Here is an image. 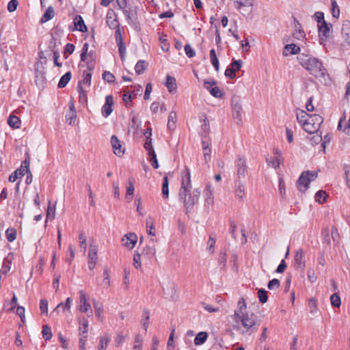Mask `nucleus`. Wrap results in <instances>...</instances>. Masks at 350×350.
I'll list each match as a JSON object with an SVG mask.
<instances>
[{
  "label": "nucleus",
  "mask_w": 350,
  "mask_h": 350,
  "mask_svg": "<svg viewBox=\"0 0 350 350\" xmlns=\"http://www.w3.org/2000/svg\"><path fill=\"white\" fill-rule=\"evenodd\" d=\"M232 319L234 328L244 336H250L258 325V317L247 309L245 299L241 297L234 310Z\"/></svg>",
  "instance_id": "f257e3e1"
},
{
  "label": "nucleus",
  "mask_w": 350,
  "mask_h": 350,
  "mask_svg": "<svg viewBox=\"0 0 350 350\" xmlns=\"http://www.w3.org/2000/svg\"><path fill=\"white\" fill-rule=\"evenodd\" d=\"M200 196V188L192 189L191 173L189 169L185 167L181 174V186L178 192V200L185 214L192 211L194 206L198 203Z\"/></svg>",
  "instance_id": "f03ea898"
},
{
  "label": "nucleus",
  "mask_w": 350,
  "mask_h": 350,
  "mask_svg": "<svg viewBox=\"0 0 350 350\" xmlns=\"http://www.w3.org/2000/svg\"><path fill=\"white\" fill-rule=\"evenodd\" d=\"M296 117L297 122L304 130L310 134L317 133L323 122L321 116L318 114L309 115L301 109L296 110Z\"/></svg>",
  "instance_id": "7ed1b4c3"
},
{
  "label": "nucleus",
  "mask_w": 350,
  "mask_h": 350,
  "mask_svg": "<svg viewBox=\"0 0 350 350\" xmlns=\"http://www.w3.org/2000/svg\"><path fill=\"white\" fill-rule=\"evenodd\" d=\"M301 66L308 70L320 81H325L328 76L326 69L322 62L315 57H309L301 60Z\"/></svg>",
  "instance_id": "20e7f679"
},
{
  "label": "nucleus",
  "mask_w": 350,
  "mask_h": 350,
  "mask_svg": "<svg viewBox=\"0 0 350 350\" xmlns=\"http://www.w3.org/2000/svg\"><path fill=\"white\" fill-rule=\"evenodd\" d=\"M317 175V172L305 171L302 172L297 182L299 191L305 192L308 189L310 183L315 180Z\"/></svg>",
  "instance_id": "39448f33"
},
{
  "label": "nucleus",
  "mask_w": 350,
  "mask_h": 350,
  "mask_svg": "<svg viewBox=\"0 0 350 350\" xmlns=\"http://www.w3.org/2000/svg\"><path fill=\"white\" fill-rule=\"evenodd\" d=\"M230 107L232 109V115L233 119L237 124H239L242 120V105L241 98L237 94H233L231 97Z\"/></svg>",
  "instance_id": "423d86ee"
},
{
  "label": "nucleus",
  "mask_w": 350,
  "mask_h": 350,
  "mask_svg": "<svg viewBox=\"0 0 350 350\" xmlns=\"http://www.w3.org/2000/svg\"><path fill=\"white\" fill-rule=\"evenodd\" d=\"M332 25L326 22H323V23L318 25L319 43L321 45H325V42L330 38L332 32Z\"/></svg>",
  "instance_id": "0eeeda50"
},
{
  "label": "nucleus",
  "mask_w": 350,
  "mask_h": 350,
  "mask_svg": "<svg viewBox=\"0 0 350 350\" xmlns=\"http://www.w3.org/2000/svg\"><path fill=\"white\" fill-rule=\"evenodd\" d=\"M98 246L94 240L90 241L88 251V267L92 270L95 268L98 260Z\"/></svg>",
  "instance_id": "6e6552de"
},
{
  "label": "nucleus",
  "mask_w": 350,
  "mask_h": 350,
  "mask_svg": "<svg viewBox=\"0 0 350 350\" xmlns=\"http://www.w3.org/2000/svg\"><path fill=\"white\" fill-rule=\"evenodd\" d=\"M29 161L27 159L23 161L21 166L10 175L8 178L9 181L14 183L18 179L22 178L25 174V172H29Z\"/></svg>",
  "instance_id": "1a4fd4ad"
},
{
  "label": "nucleus",
  "mask_w": 350,
  "mask_h": 350,
  "mask_svg": "<svg viewBox=\"0 0 350 350\" xmlns=\"http://www.w3.org/2000/svg\"><path fill=\"white\" fill-rule=\"evenodd\" d=\"M80 304L78 306V310L83 313H92L91 306L88 301L87 294L83 291H79Z\"/></svg>",
  "instance_id": "9d476101"
},
{
  "label": "nucleus",
  "mask_w": 350,
  "mask_h": 350,
  "mask_svg": "<svg viewBox=\"0 0 350 350\" xmlns=\"http://www.w3.org/2000/svg\"><path fill=\"white\" fill-rule=\"evenodd\" d=\"M214 202L213 188L211 184H207L204 193V206L209 208L214 204Z\"/></svg>",
  "instance_id": "9b49d317"
},
{
  "label": "nucleus",
  "mask_w": 350,
  "mask_h": 350,
  "mask_svg": "<svg viewBox=\"0 0 350 350\" xmlns=\"http://www.w3.org/2000/svg\"><path fill=\"white\" fill-rule=\"evenodd\" d=\"M137 235L134 233L126 234L122 239L123 245L129 250H132L135 247L137 243Z\"/></svg>",
  "instance_id": "f8f14e48"
},
{
  "label": "nucleus",
  "mask_w": 350,
  "mask_h": 350,
  "mask_svg": "<svg viewBox=\"0 0 350 350\" xmlns=\"http://www.w3.org/2000/svg\"><path fill=\"white\" fill-rule=\"evenodd\" d=\"M275 154V159L267 157V162L268 165L273 168H278L281 163H283V158L282 157V153L278 149L273 150Z\"/></svg>",
  "instance_id": "ddd939ff"
},
{
  "label": "nucleus",
  "mask_w": 350,
  "mask_h": 350,
  "mask_svg": "<svg viewBox=\"0 0 350 350\" xmlns=\"http://www.w3.org/2000/svg\"><path fill=\"white\" fill-rule=\"evenodd\" d=\"M113 105V98L112 95H107L105 98V103L101 109L102 115L107 118L108 117L112 112L113 109L112 107Z\"/></svg>",
  "instance_id": "4468645a"
},
{
  "label": "nucleus",
  "mask_w": 350,
  "mask_h": 350,
  "mask_svg": "<svg viewBox=\"0 0 350 350\" xmlns=\"http://www.w3.org/2000/svg\"><path fill=\"white\" fill-rule=\"evenodd\" d=\"M111 144L113 148V153L118 157H122L124 153V148L122 147L120 142L116 136L113 135L111 137Z\"/></svg>",
  "instance_id": "2eb2a0df"
},
{
  "label": "nucleus",
  "mask_w": 350,
  "mask_h": 350,
  "mask_svg": "<svg viewBox=\"0 0 350 350\" xmlns=\"http://www.w3.org/2000/svg\"><path fill=\"white\" fill-rule=\"evenodd\" d=\"M293 28V38L298 40H303L306 36L305 33L301 27V24L295 18H294Z\"/></svg>",
  "instance_id": "dca6fc26"
},
{
  "label": "nucleus",
  "mask_w": 350,
  "mask_h": 350,
  "mask_svg": "<svg viewBox=\"0 0 350 350\" xmlns=\"http://www.w3.org/2000/svg\"><path fill=\"white\" fill-rule=\"evenodd\" d=\"M247 172L245 159L239 157L237 162V175L239 178H244Z\"/></svg>",
  "instance_id": "f3484780"
},
{
  "label": "nucleus",
  "mask_w": 350,
  "mask_h": 350,
  "mask_svg": "<svg viewBox=\"0 0 350 350\" xmlns=\"http://www.w3.org/2000/svg\"><path fill=\"white\" fill-rule=\"evenodd\" d=\"M75 28L73 30H77L81 32L88 31L87 26L85 25L83 18L80 15H76L74 18Z\"/></svg>",
  "instance_id": "a211bd4d"
},
{
  "label": "nucleus",
  "mask_w": 350,
  "mask_h": 350,
  "mask_svg": "<svg viewBox=\"0 0 350 350\" xmlns=\"http://www.w3.org/2000/svg\"><path fill=\"white\" fill-rule=\"evenodd\" d=\"M72 300L70 297H68L66 299L65 302L59 303L54 309V312H59V310H62L63 312L68 310L70 311Z\"/></svg>",
  "instance_id": "6ab92c4d"
},
{
  "label": "nucleus",
  "mask_w": 350,
  "mask_h": 350,
  "mask_svg": "<svg viewBox=\"0 0 350 350\" xmlns=\"http://www.w3.org/2000/svg\"><path fill=\"white\" fill-rule=\"evenodd\" d=\"M300 52L299 46L295 44H286L283 51V55L287 56L289 53L293 55L298 54Z\"/></svg>",
  "instance_id": "aec40b11"
},
{
  "label": "nucleus",
  "mask_w": 350,
  "mask_h": 350,
  "mask_svg": "<svg viewBox=\"0 0 350 350\" xmlns=\"http://www.w3.org/2000/svg\"><path fill=\"white\" fill-rule=\"evenodd\" d=\"M165 85L170 93L175 92L176 91L177 85L174 77H171L170 75H167Z\"/></svg>",
  "instance_id": "412c9836"
},
{
  "label": "nucleus",
  "mask_w": 350,
  "mask_h": 350,
  "mask_svg": "<svg viewBox=\"0 0 350 350\" xmlns=\"http://www.w3.org/2000/svg\"><path fill=\"white\" fill-rule=\"evenodd\" d=\"M295 262L297 267L304 269L305 267L304 254L301 250H298L295 256Z\"/></svg>",
  "instance_id": "4be33fe9"
},
{
  "label": "nucleus",
  "mask_w": 350,
  "mask_h": 350,
  "mask_svg": "<svg viewBox=\"0 0 350 350\" xmlns=\"http://www.w3.org/2000/svg\"><path fill=\"white\" fill-rule=\"evenodd\" d=\"M342 35L343 39L350 46V22L347 21L343 23L342 27Z\"/></svg>",
  "instance_id": "5701e85b"
},
{
  "label": "nucleus",
  "mask_w": 350,
  "mask_h": 350,
  "mask_svg": "<svg viewBox=\"0 0 350 350\" xmlns=\"http://www.w3.org/2000/svg\"><path fill=\"white\" fill-rule=\"evenodd\" d=\"M142 122L137 116H133L130 123V130L133 131V133H137L140 129Z\"/></svg>",
  "instance_id": "b1692460"
},
{
  "label": "nucleus",
  "mask_w": 350,
  "mask_h": 350,
  "mask_svg": "<svg viewBox=\"0 0 350 350\" xmlns=\"http://www.w3.org/2000/svg\"><path fill=\"white\" fill-rule=\"evenodd\" d=\"M81 326L79 327V335L81 336L80 338H85V340H86L88 338V325L89 323L88 321L85 319H83L81 323Z\"/></svg>",
  "instance_id": "393cba45"
},
{
  "label": "nucleus",
  "mask_w": 350,
  "mask_h": 350,
  "mask_svg": "<svg viewBox=\"0 0 350 350\" xmlns=\"http://www.w3.org/2000/svg\"><path fill=\"white\" fill-rule=\"evenodd\" d=\"M94 308L95 311V314L98 319L99 321H102L103 320V306L101 303L98 301H94Z\"/></svg>",
  "instance_id": "a878e982"
},
{
  "label": "nucleus",
  "mask_w": 350,
  "mask_h": 350,
  "mask_svg": "<svg viewBox=\"0 0 350 350\" xmlns=\"http://www.w3.org/2000/svg\"><path fill=\"white\" fill-rule=\"evenodd\" d=\"M110 341V336L109 334H105V335L99 338L98 350H106L108 344Z\"/></svg>",
  "instance_id": "bb28decb"
},
{
  "label": "nucleus",
  "mask_w": 350,
  "mask_h": 350,
  "mask_svg": "<svg viewBox=\"0 0 350 350\" xmlns=\"http://www.w3.org/2000/svg\"><path fill=\"white\" fill-rule=\"evenodd\" d=\"M54 14L55 13L53 8L52 6H49L42 16L40 22L42 23H46L54 17Z\"/></svg>",
  "instance_id": "cd10ccee"
},
{
  "label": "nucleus",
  "mask_w": 350,
  "mask_h": 350,
  "mask_svg": "<svg viewBox=\"0 0 350 350\" xmlns=\"http://www.w3.org/2000/svg\"><path fill=\"white\" fill-rule=\"evenodd\" d=\"M201 133L203 136H206L210 131L209 121L207 120L205 116L201 118Z\"/></svg>",
  "instance_id": "c85d7f7f"
},
{
  "label": "nucleus",
  "mask_w": 350,
  "mask_h": 350,
  "mask_svg": "<svg viewBox=\"0 0 350 350\" xmlns=\"http://www.w3.org/2000/svg\"><path fill=\"white\" fill-rule=\"evenodd\" d=\"M177 115L174 111H170L168 116L167 128L173 131L176 126Z\"/></svg>",
  "instance_id": "c756f323"
},
{
  "label": "nucleus",
  "mask_w": 350,
  "mask_h": 350,
  "mask_svg": "<svg viewBox=\"0 0 350 350\" xmlns=\"http://www.w3.org/2000/svg\"><path fill=\"white\" fill-rule=\"evenodd\" d=\"M234 194L237 198L242 200L245 196V187L243 183H237L235 189H234Z\"/></svg>",
  "instance_id": "7c9ffc66"
},
{
  "label": "nucleus",
  "mask_w": 350,
  "mask_h": 350,
  "mask_svg": "<svg viewBox=\"0 0 350 350\" xmlns=\"http://www.w3.org/2000/svg\"><path fill=\"white\" fill-rule=\"evenodd\" d=\"M209 146L210 144L208 142L202 141L203 154L206 162H208L211 160V150Z\"/></svg>",
  "instance_id": "2f4dec72"
},
{
  "label": "nucleus",
  "mask_w": 350,
  "mask_h": 350,
  "mask_svg": "<svg viewBox=\"0 0 350 350\" xmlns=\"http://www.w3.org/2000/svg\"><path fill=\"white\" fill-rule=\"evenodd\" d=\"M45 66L46 64L37 61L35 64V70L36 72V77L40 76L41 77H44L46 73L45 72Z\"/></svg>",
  "instance_id": "473e14b6"
},
{
  "label": "nucleus",
  "mask_w": 350,
  "mask_h": 350,
  "mask_svg": "<svg viewBox=\"0 0 350 350\" xmlns=\"http://www.w3.org/2000/svg\"><path fill=\"white\" fill-rule=\"evenodd\" d=\"M91 73H84L83 79L79 83L78 87H84L85 88H90L91 85Z\"/></svg>",
  "instance_id": "72a5a7b5"
},
{
  "label": "nucleus",
  "mask_w": 350,
  "mask_h": 350,
  "mask_svg": "<svg viewBox=\"0 0 350 350\" xmlns=\"http://www.w3.org/2000/svg\"><path fill=\"white\" fill-rule=\"evenodd\" d=\"M147 233L149 235L155 236V233L154 232V221L151 217H148L146 221Z\"/></svg>",
  "instance_id": "f704fd0d"
},
{
  "label": "nucleus",
  "mask_w": 350,
  "mask_h": 350,
  "mask_svg": "<svg viewBox=\"0 0 350 350\" xmlns=\"http://www.w3.org/2000/svg\"><path fill=\"white\" fill-rule=\"evenodd\" d=\"M134 190L135 187L133 181L129 180L128 183V186L126 187V193L125 196L126 199L128 200L129 201L131 200L134 194Z\"/></svg>",
  "instance_id": "c9c22d12"
},
{
  "label": "nucleus",
  "mask_w": 350,
  "mask_h": 350,
  "mask_svg": "<svg viewBox=\"0 0 350 350\" xmlns=\"http://www.w3.org/2000/svg\"><path fill=\"white\" fill-rule=\"evenodd\" d=\"M71 77H72V75L70 72H68L64 75H63L61 77V79L58 83V88H64L68 84V83L70 81Z\"/></svg>",
  "instance_id": "e433bc0d"
},
{
  "label": "nucleus",
  "mask_w": 350,
  "mask_h": 350,
  "mask_svg": "<svg viewBox=\"0 0 350 350\" xmlns=\"http://www.w3.org/2000/svg\"><path fill=\"white\" fill-rule=\"evenodd\" d=\"M162 194L164 198L167 199L169 198V182L167 176L163 178L162 184Z\"/></svg>",
  "instance_id": "4c0bfd02"
},
{
  "label": "nucleus",
  "mask_w": 350,
  "mask_h": 350,
  "mask_svg": "<svg viewBox=\"0 0 350 350\" xmlns=\"http://www.w3.org/2000/svg\"><path fill=\"white\" fill-rule=\"evenodd\" d=\"M8 124L14 129H18L21 124L20 119L15 116H10L8 120Z\"/></svg>",
  "instance_id": "58836bf2"
},
{
  "label": "nucleus",
  "mask_w": 350,
  "mask_h": 350,
  "mask_svg": "<svg viewBox=\"0 0 350 350\" xmlns=\"http://www.w3.org/2000/svg\"><path fill=\"white\" fill-rule=\"evenodd\" d=\"M207 338V334L204 332H201L197 334L194 339L195 345H200L203 344Z\"/></svg>",
  "instance_id": "ea45409f"
},
{
  "label": "nucleus",
  "mask_w": 350,
  "mask_h": 350,
  "mask_svg": "<svg viewBox=\"0 0 350 350\" xmlns=\"http://www.w3.org/2000/svg\"><path fill=\"white\" fill-rule=\"evenodd\" d=\"M234 5L237 10L241 11V7L252 6L253 3L252 0H244L243 1H234Z\"/></svg>",
  "instance_id": "a19ab883"
},
{
  "label": "nucleus",
  "mask_w": 350,
  "mask_h": 350,
  "mask_svg": "<svg viewBox=\"0 0 350 350\" xmlns=\"http://www.w3.org/2000/svg\"><path fill=\"white\" fill-rule=\"evenodd\" d=\"M149 319H150V312L148 310H145L142 314V325L145 330H147V328L149 325Z\"/></svg>",
  "instance_id": "79ce46f5"
},
{
  "label": "nucleus",
  "mask_w": 350,
  "mask_h": 350,
  "mask_svg": "<svg viewBox=\"0 0 350 350\" xmlns=\"http://www.w3.org/2000/svg\"><path fill=\"white\" fill-rule=\"evenodd\" d=\"M5 236L9 242H13L16 238V230L13 228H10L7 229Z\"/></svg>",
  "instance_id": "37998d69"
},
{
  "label": "nucleus",
  "mask_w": 350,
  "mask_h": 350,
  "mask_svg": "<svg viewBox=\"0 0 350 350\" xmlns=\"http://www.w3.org/2000/svg\"><path fill=\"white\" fill-rule=\"evenodd\" d=\"M55 213H56L55 205L51 206V202L49 201L48 208H47V211H46V218L50 219H55Z\"/></svg>",
  "instance_id": "c03bdc74"
},
{
  "label": "nucleus",
  "mask_w": 350,
  "mask_h": 350,
  "mask_svg": "<svg viewBox=\"0 0 350 350\" xmlns=\"http://www.w3.org/2000/svg\"><path fill=\"white\" fill-rule=\"evenodd\" d=\"M107 23L109 27L111 29H113L118 26V22L116 18L113 17V14L108 12L107 15Z\"/></svg>",
  "instance_id": "a18cd8bd"
},
{
  "label": "nucleus",
  "mask_w": 350,
  "mask_h": 350,
  "mask_svg": "<svg viewBox=\"0 0 350 350\" xmlns=\"http://www.w3.org/2000/svg\"><path fill=\"white\" fill-rule=\"evenodd\" d=\"M327 194L324 191H319L315 195V200L320 204H323L325 202L327 198Z\"/></svg>",
  "instance_id": "49530a36"
},
{
  "label": "nucleus",
  "mask_w": 350,
  "mask_h": 350,
  "mask_svg": "<svg viewBox=\"0 0 350 350\" xmlns=\"http://www.w3.org/2000/svg\"><path fill=\"white\" fill-rule=\"evenodd\" d=\"M79 100L82 103H87L88 96L86 94V88L84 87H78Z\"/></svg>",
  "instance_id": "de8ad7c7"
},
{
  "label": "nucleus",
  "mask_w": 350,
  "mask_h": 350,
  "mask_svg": "<svg viewBox=\"0 0 350 350\" xmlns=\"http://www.w3.org/2000/svg\"><path fill=\"white\" fill-rule=\"evenodd\" d=\"M77 118V112L68 111L66 116V120L70 124H74Z\"/></svg>",
  "instance_id": "09e8293b"
},
{
  "label": "nucleus",
  "mask_w": 350,
  "mask_h": 350,
  "mask_svg": "<svg viewBox=\"0 0 350 350\" xmlns=\"http://www.w3.org/2000/svg\"><path fill=\"white\" fill-rule=\"evenodd\" d=\"M42 336L46 340H49L52 337V332L51 328L48 325H44L42 329Z\"/></svg>",
  "instance_id": "8fccbe9b"
},
{
  "label": "nucleus",
  "mask_w": 350,
  "mask_h": 350,
  "mask_svg": "<svg viewBox=\"0 0 350 350\" xmlns=\"http://www.w3.org/2000/svg\"><path fill=\"white\" fill-rule=\"evenodd\" d=\"M217 85V82L213 79L206 80L204 82V88L209 92H212V90L214 89V86Z\"/></svg>",
  "instance_id": "3c124183"
},
{
  "label": "nucleus",
  "mask_w": 350,
  "mask_h": 350,
  "mask_svg": "<svg viewBox=\"0 0 350 350\" xmlns=\"http://www.w3.org/2000/svg\"><path fill=\"white\" fill-rule=\"evenodd\" d=\"M330 301L333 306L340 307L341 304L340 297L337 294H333L330 297Z\"/></svg>",
  "instance_id": "603ef678"
},
{
  "label": "nucleus",
  "mask_w": 350,
  "mask_h": 350,
  "mask_svg": "<svg viewBox=\"0 0 350 350\" xmlns=\"http://www.w3.org/2000/svg\"><path fill=\"white\" fill-rule=\"evenodd\" d=\"M148 155L150 157L149 160H150V162L151 163L152 166L154 169L159 168V163H158V161H157V155H156L155 152H152L151 153H149Z\"/></svg>",
  "instance_id": "864d4df0"
},
{
  "label": "nucleus",
  "mask_w": 350,
  "mask_h": 350,
  "mask_svg": "<svg viewBox=\"0 0 350 350\" xmlns=\"http://www.w3.org/2000/svg\"><path fill=\"white\" fill-rule=\"evenodd\" d=\"M143 340H144V339L142 336L138 334L135 336V341H134V346H133L134 350H141Z\"/></svg>",
  "instance_id": "5fc2aeb1"
},
{
  "label": "nucleus",
  "mask_w": 350,
  "mask_h": 350,
  "mask_svg": "<svg viewBox=\"0 0 350 350\" xmlns=\"http://www.w3.org/2000/svg\"><path fill=\"white\" fill-rule=\"evenodd\" d=\"M118 50L120 55V57L122 60L125 59V55H126V46L122 42V40L120 38V42L118 43Z\"/></svg>",
  "instance_id": "6e6d98bb"
},
{
  "label": "nucleus",
  "mask_w": 350,
  "mask_h": 350,
  "mask_svg": "<svg viewBox=\"0 0 350 350\" xmlns=\"http://www.w3.org/2000/svg\"><path fill=\"white\" fill-rule=\"evenodd\" d=\"M104 278L103 280V285L105 288L110 286V275L109 271L105 269L103 273Z\"/></svg>",
  "instance_id": "4d7b16f0"
},
{
  "label": "nucleus",
  "mask_w": 350,
  "mask_h": 350,
  "mask_svg": "<svg viewBox=\"0 0 350 350\" xmlns=\"http://www.w3.org/2000/svg\"><path fill=\"white\" fill-rule=\"evenodd\" d=\"M144 148L148 151V154L154 152V147L152 146V138H146Z\"/></svg>",
  "instance_id": "13d9d810"
},
{
  "label": "nucleus",
  "mask_w": 350,
  "mask_h": 350,
  "mask_svg": "<svg viewBox=\"0 0 350 350\" xmlns=\"http://www.w3.org/2000/svg\"><path fill=\"white\" fill-rule=\"evenodd\" d=\"M258 297L259 299V301L261 303H265L267 301L268 297L267 295V291L264 289H259L258 291Z\"/></svg>",
  "instance_id": "bf43d9fd"
},
{
  "label": "nucleus",
  "mask_w": 350,
  "mask_h": 350,
  "mask_svg": "<svg viewBox=\"0 0 350 350\" xmlns=\"http://www.w3.org/2000/svg\"><path fill=\"white\" fill-rule=\"evenodd\" d=\"M103 79L109 83H113L115 81L114 75L109 71H105L103 73Z\"/></svg>",
  "instance_id": "052dcab7"
},
{
  "label": "nucleus",
  "mask_w": 350,
  "mask_h": 350,
  "mask_svg": "<svg viewBox=\"0 0 350 350\" xmlns=\"http://www.w3.org/2000/svg\"><path fill=\"white\" fill-rule=\"evenodd\" d=\"M135 70L137 75L142 74L145 70V62L142 60L139 61L135 66Z\"/></svg>",
  "instance_id": "680f3d73"
},
{
  "label": "nucleus",
  "mask_w": 350,
  "mask_h": 350,
  "mask_svg": "<svg viewBox=\"0 0 350 350\" xmlns=\"http://www.w3.org/2000/svg\"><path fill=\"white\" fill-rule=\"evenodd\" d=\"M79 245L80 247L83 250V253L85 254L86 252L87 245H86V238L83 233H81L79 236Z\"/></svg>",
  "instance_id": "e2e57ef3"
},
{
  "label": "nucleus",
  "mask_w": 350,
  "mask_h": 350,
  "mask_svg": "<svg viewBox=\"0 0 350 350\" xmlns=\"http://www.w3.org/2000/svg\"><path fill=\"white\" fill-rule=\"evenodd\" d=\"M213 97L221 98L224 96L223 91L217 85L214 86V89L212 90V92L210 93Z\"/></svg>",
  "instance_id": "0e129e2a"
},
{
  "label": "nucleus",
  "mask_w": 350,
  "mask_h": 350,
  "mask_svg": "<svg viewBox=\"0 0 350 350\" xmlns=\"http://www.w3.org/2000/svg\"><path fill=\"white\" fill-rule=\"evenodd\" d=\"M267 287L269 290L278 289L280 287V282L278 279H273L268 283Z\"/></svg>",
  "instance_id": "69168bd1"
},
{
  "label": "nucleus",
  "mask_w": 350,
  "mask_h": 350,
  "mask_svg": "<svg viewBox=\"0 0 350 350\" xmlns=\"http://www.w3.org/2000/svg\"><path fill=\"white\" fill-rule=\"evenodd\" d=\"M133 266L136 269L141 268V255L139 253H135L133 256Z\"/></svg>",
  "instance_id": "338daca9"
},
{
  "label": "nucleus",
  "mask_w": 350,
  "mask_h": 350,
  "mask_svg": "<svg viewBox=\"0 0 350 350\" xmlns=\"http://www.w3.org/2000/svg\"><path fill=\"white\" fill-rule=\"evenodd\" d=\"M345 180L347 187L350 189V165H345L344 167Z\"/></svg>",
  "instance_id": "774afa93"
}]
</instances>
